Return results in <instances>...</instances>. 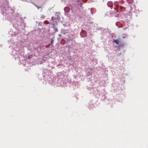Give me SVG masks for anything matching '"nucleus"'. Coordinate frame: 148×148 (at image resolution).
Masks as SVG:
<instances>
[{"instance_id":"nucleus-4","label":"nucleus","mask_w":148,"mask_h":148,"mask_svg":"<svg viewBox=\"0 0 148 148\" xmlns=\"http://www.w3.org/2000/svg\"><path fill=\"white\" fill-rule=\"evenodd\" d=\"M126 36L125 35L124 36H123V38H126Z\"/></svg>"},{"instance_id":"nucleus-5","label":"nucleus","mask_w":148,"mask_h":148,"mask_svg":"<svg viewBox=\"0 0 148 148\" xmlns=\"http://www.w3.org/2000/svg\"><path fill=\"white\" fill-rule=\"evenodd\" d=\"M53 40H52L51 41V43L52 44V42H53Z\"/></svg>"},{"instance_id":"nucleus-3","label":"nucleus","mask_w":148,"mask_h":148,"mask_svg":"<svg viewBox=\"0 0 148 148\" xmlns=\"http://www.w3.org/2000/svg\"><path fill=\"white\" fill-rule=\"evenodd\" d=\"M83 1L86 2L88 0H82Z\"/></svg>"},{"instance_id":"nucleus-2","label":"nucleus","mask_w":148,"mask_h":148,"mask_svg":"<svg viewBox=\"0 0 148 148\" xmlns=\"http://www.w3.org/2000/svg\"><path fill=\"white\" fill-rule=\"evenodd\" d=\"M32 57L33 56L32 55H30L28 56V58L29 59H30L32 58Z\"/></svg>"},{"instance_id":"nucleus-7","label":"nucleus","mask_w":148,"mask_h":148,"mask_svg":"<svg viewBox=\"0 0 148 148\" xmlns=\"http://www.w3.org/2000/svg\"><path fill=\"white\" fill-rule=\"evenodd\" d=\"M81 5L82 6V3H81Z\"/></svg>"},{"instance_id":"nucleus-6","label":"nucleus","mask_w":148,"mask_h":148,"mask_svg":"<svg viewBox=\"0 0 148 148\" xmlns=\"http://www.w3.org/2000/svg\"><path fill=\"white\" fill-rule=\"evenodd\" d=\"M49 45H48V46H46V47H49Z\"/></svg>"},{"instance_id":"nucleus-8","label":"nucleus","mask_w":148,"mask_h":148,"mask_svg":"<svg viewBox=\"0 0 148 148\" xmlns=\"http://www.w3.org/2000/svg\"><path fill=\"white\" fill-rule=\"evenodd\" d=\"M116 3H115V4L116 5Z\"/></svg>"},{"instance_id":"nucleus-1","label":"nucleus","mask_w":148,"mask_h":148,"mask_svg":"<svg viewBox=\"0 0 148 148\" xmlns=\"http://www.w3.org/2000/svg\"><path fill=\"white\" fill-rule=\"evenodd\" d=\"M113 42L118 45V47L122 46L123 45L120 42V39L114 40Z\"/></svg>"}]
</instances>
